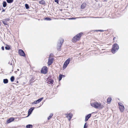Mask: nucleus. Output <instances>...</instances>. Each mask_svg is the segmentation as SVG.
Masks as SVG:
<instances>
[{
	"instance_id": "1",
	"label": "nucleus",
	"mask_w": 128,
	"mask_h": 128,
	"mask_svg": "<svg viewBox=\"0 0 128 128\" xmlns=\"http://www.w3.org/2000/svg\"><path fill=\"white\" fill-rule=\"evenodd\" d=\"M90 104L92 106L96 108H99L102 109L104 107L101 104H98V102H94L92 103H91Z\"/></svg>"
},
{
	"instance_id": "2",
	"label": "nucleus",
	"mask_w": 128,
	"mask_h": 128,
	"mask_svg": "<svg viewBox=\"0 0 128 128\" xmlns=\"http://www.w3.org/2000/svg\"><path fill=\"white\" fill-rule=\"evenodd\" d=\"M119 48V46L117 44H114L112 46V48L111 49L112 52L114 54L117 52Z\"/></svg>"
},
{
	"instance_id": "3",
	"label": "nucleus",
	"mask_w": 128,
	"mask_h": 128,
	"mask_svg": "<svg viewBox=\"0 0 128 128\" xmlns=\"http://www.w3.org/2000/svg\"><path fill=\"white\" fill-rule=\"evenodd\" d=\"M83 33L80 32L74 36L72 38V40L74 41L79 40L81 37Z\"/></svg>"
},
{
	"instance_id": "4",
	"label": "nucleus",
	"mask_w": 128,
	"mask_h": 128,
	"mask_svg": "<svg viewBox=\"0 0 128 128\" xmlns=\"http://www.w3.org/2000/svg\"><path fill=\"white\" fill-rule=\"evenodd\" d=\"M48 72V68L46 66H43L41 69V72L44 74H46Z\"/></svg>"
},
{
	"instance_id": "5",
	"label": "nucleus",
	"mask_w": 128,
	"mask_h": 128,
	"mask_svg": "<svg viewBox=\"0 0 128 128\" xmlns=\"http://www.w3.org/2000/svg\"><path fill=\"white\" fill-rule=\"evenodd\" d=\"M64 40L62 39H61L60 40V43L59 45L57 47V50L58 51L60 50V48Z\"/></svg>"
},
{
	"instance_id": "6",
	"label": "nucleus",
	"mask_w": 128,
	"mask_h": 128,
	"mask_svg": "<svg viewBox=\"0 0 128 128\" xmlns=\"http://www.w3.org/2000/svg\"><path fill=\"white\" fill-rule=\"evenodd\" d=\"M18 53L20 55L23 56H26L25 54L24 51L21 49H20L18 50Z\"/></svg>"
},
{
	"instance_id": "7",
	"label": "nucleus",
	"mask_w": 128,
	"mask_h": 128,
	"mask_svg": "<svg viewBox=\"0 0 128 128\" xmlns=\"http://www.w3.org/2000/svg\"><path fill=\"white\" fill-rule=\"evenodd\" d=\"M43 98H41L36 101H34L33 102H32V104H34L38 103L40 102L43 100Z\"/></svg>"
},
{
	"instance_id": "8",
	"label": "nucleus",
	"mask_w": 128,
	"mask_h": 128,
	"mask_svg": "<svg viewBox=\"0 0 128 128\" xmlns=\"http://www.w3.org/2000/svg\"><path fill=\"white\" fill-rule=\"evenodd\" d=\"M120 104H121V103H118V104L119 106V109L120 111L122 112L124 111V106L120 105Z\"/></svg>"
},
{
	"instance_id": "9",
	"label": "nucleus",
	"mask_w": 128,
	"mask_h": 128,
	"mask_svg": "<svg viewBox=\"0 0 128 128\" xmlns=\"http://www.w3.org/2000/svg\"><path fill=\"white\" fill-rule=\"evenodd\" d=\"M34 107L31 108H30L28 112V115L26 117H28L30 114L32 112L33 110H34Z\"/></svg>"
},
{
	"instance_id": "10",
	"label": "nucleus",
	"mask_w": 128,
	"mask_h": 128,
	"mask_svg": "<svg viewBox=\"0 0 128 128\" xmlns=\"http://www.w3.org/2000/svg\"><path fill=\"white\" fill-rule=\"evenodd\" d=\"M91 114H90L86 115L85 116V121L86 122L87 121L88 119L91 117Z\"/></svg>"
},
{
	"instance_id": "11",
	"label": "nucleus",
	"mask_w": 128,
	"mask_h": 128,
	"mask_svg": "<svg viewBox=\"0 0 128 128\" xmlns=\"http://www.w3.org/2000/svg\"><path fill=\"white\" fill-rule=\"evenodd\" d=\"M53 59L54 58H53L51 59H50V58H48V65H50L52 63Z\"/></svg>"
},
{
	"instance_id": "12",
	"label": "nucleus",
	"mask_w": 128,
	"mask_h": 128,
	"mask_svg": "<svg viewBox=\"0 0 128 128\" xmlns=\"http://www.w3.org/2000/svg\"><path fill=\"white\" fill-rule=\"evenodd\" d=\"M14 120V118L11 117L8 119L7 121V123H9L10 122L13 121Z\"/></svg>"
},
{
	"instance_id": "13",
	"label": "nucleus",
	"mask_w": 128,
	"mask_h": 128,
	"mask_svg": "<svg viewBox=\"0 0 128 128\" xmlns=\"http://www.w3.org/2000/svg\"><path fill=\"white\" fill-rule=\"evenodd\" d=\"M70 58H68L65 62L64 64L68 65V64L70 62Z\"/></svg>"
},
{
	"instance_id": "14",
	"label": "nucleus",
	"mask_w": 128,
	"mask_h": 128,
	"mask_svg": "<svg viewBox=\"0 0 128 128\" xmlns=\"http://www.w3.org/2000/svg\"><path fill=\"white\" fill-rule=\"evenodd\" d=\"M39 3L40 4L44 5L45 4L46 2L44 0H41L39 1Z\"/></svg>"
},
{
	"instance_id": "15",
	"label": "nucleus",
	"mask_w": 128,
	"mask_h": 128,
	"mask_svg": "<svg viewBox=\"0 0 128 128\" xmlns=\"http://www.w3.org/2000/svg\"><path fill=\"white\" fill-rule=\"evenodd\" d=\"M86 6V3H83L81 5V8L82 9L84 8Z\"/></svg>"
},
{
	"instance_id": "16",
	"label": "nucleus",
	"mask_w": 128,
	"mask_h": 128,
	"mask_svg": "<svg viewBox=\"0 0 128 128\" xmlns=\"http://www.w3.org/2000/svg\"><path fill=\"white\" fill-rule=\"evenodd\" d=\"M8 80L6 78L4 79L3 80V83L4 84H6L8 82Z\"/></svg>"
},
{
	"instance_id": "17",
	"label": "nucleus",
	"mask_w": 128,
	"mask_h": 128,
	"mask_svg": "<svg viewBox=\"0 0 128 128\" xmlns=\"http://www.w3.org/2000/svg\"><path fill=\"white\" fill-rule=\"evenodd\" d=\"M48 82H50V84L52 85L53 84L54 82V80L51 79H50L48 80Z\"/></svg>"
},
{
	"instance_id": "18",
	"label": "nucleus",
	"mask_w": 128,
	"mask_h": 128,
	"mask_svg": "<svg viewBox=\"0 0 128 128\" xmlns=\"http://www.w3.org/2000/svg\"><path fill=\"white\" fill-rule=\"evenodd\" d=\"M112 100V98L111 97H109L107 100V102L108 104H110Z\"/></svg>"
},
{
	"instance_id": "19",
	"label": "nucleus",
	"mask_w": 128,
	"mask_h": 128,
	"mask_svg": "<svg viewBox=\"0 0 128 128\" xmlns=\"http://www.w3.org/2000/svg\"><path fill=\"white\" fill-rule=\"evenodd\" d=\"M32 125L30 124L27 125L26 126V128H32Z\"/></svg>"
},
{
	"instance_id": "20",
	"label": "nucleus",
	"mask_w": 128,
	"mask_h": 128,
	"mask_svg": "<svg viewBox=\"0 0 128 128\" xmlns=\"http://www.w3.org/2000/svg\"><path fill=\"white\" fill-rule=\"evenodd\" d=\"M3 6L4 7H5L7 6V3L6 1H3Z\"/></svg>"
},
{
	"instance_id": "21",
	"label": "nucleus",
	"mask_w": 128,
	"mask_h": 128,
	"mask_svg": "<svg viewBox=\"0 0 128 128\" xmlns=\"http://www.w3.org/2000/svg\"><path fill=\"white\" fill-rule=\"evenodd\" d=\"M5 48L6 50H9L10 49V46L9 45H6V46L5 47Z\"/></svg>"
},
{
	"instance_id": "22",
	"label": "nucleus",
	"mask_w": 128,
	"mask_h": 128,
	"mask_svg": "<svg viewBox=\"0 0 128 128\" xmlns=\"http://www.w3.org/2000/svg\"><path fill=\"white\" fill-rule=\"evenodd\" d=\"M6 0L7 3L9 4L11 3L14 1V0Z\"/></svg>"
},
{
	"instance_id": "23",
	"label": "nucleus",
	"mask_w": 128,
	"mask_h": 128,
	"mask_svg": "<svg viewBox=\"0 0 128 128\" xmlns=\"http://www.w3.org/2000/svg\"><path fill=\"white\" fill-rule=\"evenodd\" d=\"M14 80V76H12L10 78V80L12 82H13Z\"/></svg>"
},
{
	"instance_id": "24",
	"label": "nucleus",
	"mask_w": 128,
	"mask_h": 128,
	"mask_svg": "<svg viewBox=\"0 0 128 128\" xmlns=\"http://www.w3.org/2000/svg\"><path fill=\"white\" fill-rule=\"evenodd\" d=\"M25 7L26 9H28L29 8V7L28 4H25Z\"/></svg>"
},
{
	"instance_id": "25",
	"label": "nucleus",
	"mask_w": 128,
	"mask_h": 128,
	"mask_svg": "<svg viewBox=\"0 0 128 128\" xmlns=\"http://www.w3.org/2000/svg\"><path fill=\"white\" fill-rule=\"evenodd\" d=\"M62 74H60L59 75V81H60L62 80Z\"/></svg>"
},
{
	"instance_id": "26",
	"label": "nucleus",
	"mask_w": 128,
	"mask_h": 128,
	"mask_svg": "<svg viewBox=\"0 0 128 128\" xmlns=\"http://www.w3.org/2000/svg\"><path fill=\"white\" fill-rule=\"evenodd\" d=\"M51 19L49 17H46L44 19V20H51Z\"/></svg>"
},
{
	"instance_id": "27",
	"label": "nucleus",
	"mask_w": 128,
	"mask_h": 128,
	"mask_svg": "<svg viewBox=\"0 0 128 128\" xmlns=\"http://www.w3.org/2000/svg\"><path fill=\"white\" fill-rule=\"evenodd\" d=\"M68 116L70 118L69 120H70L72 118L73 115L72 114H68Z\"/></svg>"
},
{
	"instance_id": "28",
	"label": "nucleus",
	"mask_w": 128,
	"mask_h": 128,
	"mask_svg": "<svg viewBox=\"0 0 128 128\" xmlns=\"http://www.w3.org/2000/svg\"><path fill=\"white\" fill-rule=\"evenodd\" d=\"M53 114H51L49 116L48 118V120H49L51 118V117L53 116Z\"/></svg>"
},
{
	"instance_id": "29",
	"label": "nucleus",
	"mask_w": 128,
	"mask_h": 128,
	"mask_svg": "<svg viewBox=\"0 0 128 128\" xmlns=\"http://www.w3.org/2000/svg\"><path fill=\"white\" fill-rule=\"evenodd\" d=\"M88 127V125H87V122H86L84 125V128H87Z\"/></svg>"
},
{
	"instance_id": "30",
	"label": "nucleus",
	"mask_w": 128,
	"mask_h": 128,
	"mask_svg": "<svg viewBox=\"0 0 128 128\" xmlns=\"http://www.w3.org/2000/svg\"><path fill=\"white\" fill-rule=\"evenodd\" d=\"M68 65L64 63L63 66V68L64 69H65L66 68L67 66Z\"/></svg>"
},
{
	"instance_id": "31",
	"label": "nucleus",
	"mask_w": 128,
	"mask_h": 128,
	"mask_svg": "<svg viewBox=\"0 0 128 128\" xmlns=\"http://www.w3.org/2000/svg\"><path fill=\"white\" fill-rule=\"evenodd\" d=\"M2 22L3 24L4 25H7L8 24H7V22L6 21H2Z\"/></svg>"
},
{
	"instance_id": "32",
	"label": "nucleus",
	"mask_w": 128,
	"mask_h": 128,
	"mask_svg": "<svg viewBox=\"0 0 128 128\" xmlns=\"http://www.w3.org/2000/svg\"><path fill=\"white\" fill-rule=\"evenodd\" d=\"M76 18H69L70 20H74Z\"/></svg>"
},
{
	"instance_id": "33",
	"label": "nucleus",
	"mask_w": 128,
	"mask_h": 128,
	"mask_svg": "<svg viewBox=\"0 0 128 128\" xmlns=\"http://www.w3.org/2000/svg\"><path fill=\"white\" fill-rule=\"evenodd\" d=\"M53 56V54L52 53H51L50 54V57L49 58H50V56Z\"/></svg>"
},
{
	"instance_id": "34",
	"label": "nucleus",
	"mask_w": 128,
	"mask_h": 128,
	"mask_svg": "<svg viewBox=\"0 0 128 128\" xmlns=\"http://www.w3.org/2000/svg\"><path fill=\"white\" fill-rule=\"evenodd\" d=\"M54 1L55 2H56L58 4V3L59 2L58 0H54Z\"/></svg>"
},
{
	"instance_id": "35",
	"label": "nucleus",
	"mask_w": 128,
	"mask_h": 128,
	"mask_svg": "<svg viewBox=\"0 0 128 128\" xmlns=\"http://www.w3.org/2000/svg\"><path fill=\"white\" fill-rule=\"evenodd\" d=\"M2 8V12H4L5 11V10L3 8Z\"/></svg>"
},
{
	"instance_id": "36",
	"label": "nucleus",
	"mask_w": 128,
	"mask_h": 128,
	"mask_svg": "<svg viewBox=\"0 0 128 128\" xmlns=\"http://www.w3.org/2000/svg\"><path fill=\"white\" fill-rule=\"evenodd\" d=\"M2 49V50H4V46H2L1 48Z\"/></svg>"
},
{
	"instance_id": "37",
	"label": "nucleus",
	"mask_w": 128,
	"mask_h": 128,
	"mask_svg": "<svg viewBox=\"0 0 128 128\" xmlns=\"http://www.w3.org/2000/svg\"><path fill=\"white\" fill-rule=\"evenodd\" d=\"M89 17L92 18H99V17Z\"/></svg>"
},
{
	"instance_id": "38",
	"label": "nucleus",
	"mask_w": 128,
	"mask_h": 128,
	"mask_svg": "<svg viewBox=\"0 0 128 128\" xmlns=\"http://www.w3.org/2000/svg\"><path fill=\"white\" fill-rule=\"evenodd\" d=\"M99 31H100L101 32H103L104 31V30H99Z\"/></svg>"
},
{
	"instance_id": "39",
	"label": "nucleus",
	"mask_w": 128,
	"mask_h": 128,
	"mask_svg": "<svg viewBox=\"0 0 128 128\" xmlns=\"http://www.w3.org/2000/svg\"><path fill=\"white\" fill-rule=\"evenodd\" d=\"M9 20V19L8 18H6V19L5 20H6V21H8Z\"/></svg>"
},
{
	"instance_id": "40",
	"label": "nucleus",
	"mask_w": 128,
	"mask_h": 128,
	"mask_svg": "<svg viewBox=\"0 0 128 128\" xmlns=\"http://www.w3.org/2000/svg\"><path fill=\"white\" fill-rule=\"evenodd\" d=\"M47 83H48V84H50V82H48H48H46Z\"/></svg>"
},
{
	"instance_id": "41",
	"label": "nucleus",
	"mask_w": 128,
	"mask_h": 128,
	"mask_svg": "<svg viewBox=\"0 0 128 128\" xmlns=\"http://www.w3.org/2000/svg\"><path fill=\"white\" fill-rule=\"evenodd\" d=\"M62 77H65V76L64 75H62Z\"/></svg>"
},
{
	"instance_id": "42",
	"label": "nucleus",
	"mask_w": 128,
	"mask_h": 128,
	"mask_svg": "<svg viewBox=\"0 0 128 128\" xmlns=\"http://www.w3.org/2000/svg\"><path fill=\"white\" fill-rule=\"evenodd\" d=\"M116 38V37H114V38L113 40H115Z\"/></svg>"
},
{
	"instance_id": "43",
	"label": "nucleus",
	"mask_w": 128,
	"mask_h": 128,
	"mask_svg": "<svg viewBox=\"0 0 128 128\" xmlns=\"http://www.w3.org/2000/svg\"><path fill=\"white\" fill-rule=\"evenodd\" d=\"M18 81H17L16 82V83H18Z\"/></svg>"
},
{
	"instance_id": "44",
	"label": "nucleus",
	"mask_w": 128,
	"mask_h": 128,
	"mask_svg": "<svg viewBox=\"0 0 128 128\" xmlns=\"http://www.w3.org/2000/svg\"><path fill=\"white\" fill-rule=\"evenodd\" d=\"M1 21H0V26L1 25V22H0Z\"/></svg>"
},
{
	"instance_id": "45",
	"label": "nucleus",
	"mask_w": 128,
	"mask_h": 128,
	"mask_svg": "<svg viewBox=\"0 0 128 128\" xmlns=\"http://www.w3.org/2000/svg\"><path fill=\"white\" fill-rule=\"evenodd\" d=\"M17 71H19V69H17Z\"/></svg>"
},
{
	"instance_id": "46",
	"label": "nucleus",
	"mask_w": 128,
	"mask_h": 128,
	"mask_svg": "<svg viewBox=\"0 0 128 128\" xmlns=\"http://www.w3.org/2000/svg\"><path fill=\"white\" fill-rule=\"evenodd\" d=\"M10 64H11V65H12V63H11Z\"/></svg>"
},
{
	"instance_id": "47",
	"label": "nucleus",
	"mask_w": 128,
	"mask_h": 128,
	"mask_svg": "<svg viewBox=\"0 0 128 128\" xmlns=\"http://www.w3.org/2000/svg\"><path fill=\"white\" fill-rule=\"evenodd\" d=\"M120 104V105H121V104Z\"/></svg>"
}]
</instances>
